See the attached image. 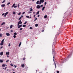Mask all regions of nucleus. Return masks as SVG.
Returning a JSON list of instances; mask_svg holds the SVG:
<instances>
[{
	"label": "nucleus",
	"instance_id": "obj_41",
	"mask_svg": "<svg viewBox=\"0 0 73 73\" xmlns=\"http://www.w3.org/2000/svg\"><path fill=\"white\" fill-rule=\"evenodd\" d=\"M23 29V28H21L20 29V31H22V30Z\"/></svg>",
	"mask_w": 73,
	"mask_h": 73
},
{
	"label": "nucleus",
	"instance_id": "obj_20",
	"mask_svg": "<svg viewBox=\"0 0 73 73\" xmlns=\"http://www.w3.org/2000/svg\"><path fill=\"white\" fill-rule=\"evenodd\" d=\"M40 12L39 11H38V12H37V13H36V15H38V14H39V13Z\"/></svg>",
	"mask_w": 73,
	"mask_h": 73
},
{
	"label": "nucleus",
	"instance_id": "obj_4",
	"mask_svg": "<svg viewBox=\"0 0 73 73\" xmlns=\"http://www.w3.org/2000/svg\"><path fill=\"white\" fill-rule=\"evenodd\" d=\"M6 35L7 36H10V34L8 33H6Z\"/></svg>",
	"mask_w": 73,
	"mask_h": 73
},
{
	"label": "nucleus",
	"instance_id": "obj_61",
	"mask_svg": "<svg viewBox=\"0 0 73 73\" xmlns=\"http://www.w3.org/2000/svg\"><path fill=\"white\" fill-rule=\"evenodd\" d=\"M7 57H9V56H8V55H7Z\"/></svg>",
	"mask_w": 73,
	"mask_h": 73
},
{
	"label": "nucleus",
	"instance_id": "obj_51",
	"mask_svg": "<svg viewBox=\"0 0 73 73\" xmlns=\"http://www.w3.org/2000/svg\"><path fill=\"white\" fill-rule=\"evenodd\" d=\"M23 17V15H21V18H22V17Z\"/></svg>",
	"mask_w": 73,
	"mask_h": 73
},
{
	"label": "nucleus",
	"instance_id": "obj_29",
	"mask_svg": "<svg viewBox=\"0 0 73 73\" xmlns=\"http://www.w3.org/2000/svg\"><path fill=\"white\" fill-rule=\"evenodd\" d=\"M13 37L14 38H16V36L15 35H14L13 36Z\"/></svg>",
	"mask_w": 73,
	"mask_h": 73
},
{
	"label": "nucleus",
	"instance_id": "obj_2",
	"mask_svg": "<svg viewBox=\"0 0 73 73\" xmlns=\"http://www.w3.org/2000/svg\"><path fill=\"white\" fill-rule=\"evenodd\" d=\"M22 23V22H21V20L18 23L17 26H19V24H21Z\"/></svg>",
	"mask_w": 73,
	"mask_h": 73
},
{
	"label": "nucleus",
	"instance_id": "obj_53",
	"mask_svg": "<svg viewBox=\"0 0 73 73\" xmlns=\"http://www.w3.org/2000/svg\"><path fill=\"white\" fill-rule=\"evenodd\" d=\"M3 46H2L1 47V48L0 49H2V48H3Z\"/></svg>",
	"mask_w": 73,
	"mask_h": 73
},
{
	"label": "nucleus",
	"instance_id": "obj_18",
	"mask_svg": "<svg viewBox=\"0 0 73 73\" xmlns=\"http://www.w3.org/2000/svg\"><path fill=\"white\" fill-rule=\"evenodd\" d=\"M21 66L22 68H24V67L25 66H24V64H22L21 65Z\"/></svg>",
	"mask_w": 73,
	"mask_h": 73
},
{
	"label": "nucleus",
	"instance_id": "obj_49",
	"mask_svg": "<svg viewBox=\"0 0 73 73\" xmlns=\"http://www.w3.org/2000/svg\"><path fill=\"white\" fill-rule=\"evenodd\" d=\"M7 67H6L5 68V70H6V69H7Z\"/></svg>",
	"mask_w": 73,
	"mask_h": 73
},
{
	"label": "nucleus",
	"instance_id": "obj_21",
	"mask_svg": "<svg viewBox=\"0 0 73 73\" xmlns=\"http://www.w3.org/2000/svg\"><path fill=\"white\" fill-rule=\"evenodd\" d=\"M11 4V3L10 2H8L7 3V5H9V4Z\"/></svg>",
	"mask_w": 73,
	"mask_h": 73
},
{
	"label": "nucleus",
	"instance_id": "obj_32",
	"mask_svg": "<svg viewBox=\"0 0 73 73\" xmlns=\"http://www.w3.org/2000/svg\"><path fill=\"white\" fill-rule=\"evenodd\" d=\"M54 64H55V68H56V63H54Z\"/></svg>",
	"mask_w": 73,
	"mask_h": 73
},
{
	"label": "nucleus",
	"instance_id": "obj_62",
	"mask_svg": "<svg viewBox=\"0 0 73 73\" xmlns=\"http://www.w3.org/2000/svg\"><path fill=\"white\" fill-rule=\"evenodd\" d=\"M30 19H31V18H32V17H30Z\"/></svg>",
	"mask_w": 73,
	"mask_h": 73
},
{
	"label": "nucleus",
	"instance_id": "obj_48",
	"mask_svg": "<svg viewBox=\"0 0 73 73\" xmlns=\"http://www.w3.org/2000/svg\"><path fill=\"white\" fill-rule=\"evenodd\" d=\"M24 14H25V12H23L22 13V15H24Z\"/></svg>",
	"mask_w": 73,
	"mask_h": 73
},
{
	"label": "nucleus",
	"instance_id": "obj_42",
	"mask_svg": "<svg viewBox=\"0 0 73 73\" xmlns=\"http://www.w3.org/2000/svg\"><path fill=\"white\" fill-rule=\"evenodd\" d=\"M40 7H43V5H42L40 6Z\"/></svg>",
	"mask_w": 73,
	"mask_h": 73
},
{
	"label": "nucleus",
	"instance_id": "obj_58",
	"mask_svg": "<svg viewBox=\"0 0 73 73\" xmlns=\"http://www.w3.org/2000/svg\"><path fill=\"white\" fill-rule=\"evenodd\" d=\"M23 60H25V58H24L23 59Z\"/></svg>",
	"mask_w": 73,
	"mask_h": 73
},
{
	"label": "nucleus",
	"instance_id": "obj_17",
	"mask_svg": "<svg viewBox=\"0 0 73 73\" xmlns=\"http://www.w3.org/2000/svg\"><path fill=\"white\" fill-rule=\"evenodd\" d=\"M5 22H3L1 24V25L2 26V25H4L5 24Z\"/></svg>",
	"mask_w": 73,
	"mask_h": 73
},
{
	"label": "nucleus",
	"instance_id": "obj_8",
	"mask_svg": "<svg viewBox=\"0 0 73 73\" xmlns=\"http://www.w3.org/2000/svg\"><path fill=\"white\" fill-rule=\"evenodd\" d=\"M6 55H9V52H6Z\"/></svg>",
	"mask_w": 73,
	"mask_h": 73
},
{
	"label": "nucleus",
	"instance_id": "obj_11",
	"mask_svg": "<svg viewBox=\"0 0 73 73\" xmlns=\"http://www.w3.org/2000/svg\"><path fill=\"white\" fill-rule=\"evenodd\" d=\"M12 27H13V25H11V26L10 27V29H11V28H12Z\"/></svg>",
	"mask_w": 73,
	"mask_h": 73
},
{
	"label": "nucleus",
	"instance_id": "obj_64",
	"mask_svg": "<svg viewBox=\"0 0 73 73\" xmlns=\"http://www.w3.org/2000/svg\"><path fill=\"white\" fill-rule=\"evenodd\" d=\"M0 31H1V29H0Z\"/></svg>",
	"mask_w": 73,
	"mask_h": 73
},
{
	"label": "nucleus",
	"instance_id": "obj_24",
	"mask_svg": "<svg viewBox=\"0 0 73 73\" xmlns=\"http://www.w3.org/2000/svg\"><path fill=\"white\" fill-rule=\"evenodd\" d=\"M38 24H35V26L36 27H38Z\"/></svg>",
	"mask_w": 73,
	"mask_h": 73
},
{
	"label": "nucleus",
	"instance_id": "obj_33",
	"mask_svg": "<svg viewBox=\"0 0 73 73\" xmlns=\"http://www.w3.org/2000/svg\"><path fill=\"white\" fill-rule=\"evenodd\" d=\"M33 29V28L32 27H30V29Z\"/></svg>",
	"mask_w": 73,
	"mask_h": 73
},
{
	"label": "nucleus",
	"instance_id": "obj_39",
	"mask_svg": "<svg viewBox=\"0 0 73 73\" xmlns=\"http://www.w3.org/2000/svg\"><path fill=\"white\" fill-rule=\"evenodd\" d=\"M17 6H14V8H17Z\"/></svg>",
	"mask_w": 73,
	"mask_h": 73
},
{
	"label": "nucleus",
	"instance_id": "obj_3",
	"mask_svg": "<svg viewBox=\"0 0 73 73\" xmlns=\"http://www.w3.org/2000/svg\"><path fill=\"white\" fill-rule=\"evenodd\" d=\"M44 0H40V2L39 3V5L41 4L42 3H44Z\"/></svg>",
	"mask_w": 73,
	"mask_h": 73
},
{
	"label": "nucleus",
	"instance_id": "obj_46",
	"mask_svg": "<svg viewBox=\"0 0 73 73\" xmlns=\"http://www.w3.org/2000/svg\"><path fill=\"white\" fill-rule=\"evenodd\" d=\"M4 15H5V13H3L2 14V16H4Z\"/></svg>",
	"mask_w": 73,
	"mask_h": 73
},
{
	"label": "nucleus",
	"instance_id": "obj_15",
	"mask_svg": "<svg viewBox=\"0 0 73 73\" xmlns=\"http://www.w3.org/2000/svg\"><path fill=\"white\" fill-rule=\"evenodd\" d=\"M47 15H46L44 16V19H46V18H47Z\"/></svg>",
	"mask_w": 73,
	"mask_h": 73
},
{
	"label": "nucleus",
	"instance_id": "obj_35",
	"mask_svg": "<svg viewBox=\"0 0 73 73\" xmlns=\"http://www.w3.org/2000/svg\"><path fill=\"white\" fill-rule=\"evenodd\" d=\"M21 17H20L19 18V20H21Z\"/></svg>",
	"mask_w": 73,
	"mask_h": 73
},
{
	"label": "nucleus",
	"instance_id": "obj_22",
	"mask_svg": "<svg viewBox=\"0 0 73 73\" xmlns=\"http://www.w3.org/2000/svg\"><path fill=\"white\" fill-rule=\"evenodd\" d=\"M2 66L3 67H5V64H3L2 65Z\"/></svg>",
	"mask_w": 73,
	"mask_h": 73
},
{
	"label": "nucleus",
	"instance_id": "obj_40",
	"mask_svg": "<svg viewBox=\"0 0 73 73\" xmlns=\"http://www.w3.org/2000/svg\"><path fill=\"white\" fill-rule=\"evenodd\" d=\"M0 37H2V34H0Z\"/></svg>",
	"mask_w": 73,
	"mask_h": 73
},
{
	"label": "nucleus",
	"instance_id": "obj_34",
	"mask_svg": "<svg viewBox=\"0 0 73 73\" xmlns=\"http://www.w3.org/2000/svg\"><path fill=\"white\" fill-rule=\"evenodd\" d=\"M21 12H20L18 14V15H21Z\"/></svg>",
	"mask_w": 73,
	"mask_h": 73
},
{
	"label": "nucleus",
	"instance_id": "obj_27",
	"mask_svg": "<svg viewBox=\"0 0 73 73\" xmlns=\"http://www.w3.org/2000/svg\"><path fill=\"white\" fill-rule=\"evenodd\" d=\"M21 42L19 44V47H20V46L21 45Z\"/></svg>",
	"mask_w": 73,
	"mask_h": 73
},
{
	"label": "nucleus",
	"instance_id": "obj_60",
	"mask_svg": "<svg viewBox=\"0 0 73 73\" xmlns=\"http://www.w3.org/2000/svg\"><path fill=\"white\" fill-rule=\"evenodd\" d=\"M44 30H42V32H44Z\"/></svg>",
	"mask_w": 73,
	"mask_h": 73
},
{
	"label": "nucleus",
	"instance_id": "obj_19",
	"mask_svg": "<svg viewBox=\"0 0 73 73\" xmlns=\"http://www.w3.org/2000/svg\"><path fill=\"white\" fill-rule=\"evenodd\" d=\"M26 17H27L28 19H29V18H29V16H28V15L26 16Z\"/></svg>",
	"mask_w": 73,
	"mask_h": 73
},
{
	"label": "nucleus",
	"instance_id": "obj_59",
	"mask_svg": "<svg viewBox=\"0 0 73 73\" xmlns=\"http://www.w3.org/2000/svg\"><path fill=\"white\" fill-rule=\"evenodd\" d=\"M13 71H15V70L14 69H13Z\"/></svg>",
	"mask_w": 73,
	"mask_h": 73
},
{
	"label": "nucleus",
	"instance_id": "obj_7",
	"mask_svg": "<svg viewBox=\"0 0 73 73\" xmlns=\"http://www.w3.org/2000/svg\"><path fill=\"white\" fill-rule=\"evenodd\" d=\"M5 6V4H3L1 5V7H4Z\"/></svg>",
	"mask_w": 73,
	"mask_h": 73
},
{
	"label": "nucleus",
	"instance_id": "obj_25",
	"mask_svg": "<svg viewBox=\"0 0 73 73\" xmlns=\"http://www.w3.org/2000/svg\"><path fill=\"white\" fill-rule=\"evenodd\" d=\"M14 35H17V33H16V32L14 34H13Z\"/></svg>",
	"mask_w": 73,
	"mask_h": 73
},
{
	"label": "nucleus",
	"instance_id": "obj_63",
	"mask_svg": "<svg viewBox=\"0 0 73 73\" xmlns=\"http://www.w3.org/2000/svg\"><path fill=\"white\" fill-rule=\"evenodd\" d=\"M33 1H34L35 0H32Z\"/></svg>",
	"mask_w": 73,
	"mask_h": 73
},
{
	"label": "nucleus",
	"instance_id": "obj_38",
	"mask_svg": "<svg viewBox=\"0 0 73 73\" xmlns=\"http://www.w3.org/2000/svg\"><path fill=\"white\" fill-rule=\"evenodd\" d=\"M10 65L11 66H13V64H10Z\"/></svg>",
	"mask_w": 73,
	"mask_h": 73
},
{
	"label": "nucleus",
	"instance_id": "obj_16",
	"mask_svg": "<svg viewBox=\"0 0 73 73\" xmlns=\"http://www.w3.org/2000/svg\"><path fill=\"white\" fill-rule=\"evenodd\" d=\"M15 5H16V4L15 3H14L12 6V8H13V7H14V6H15Z\"/></svg>",
	"mask_w": 73,
	"mask_h": 73
},
{
	"label": "nucleus",
	"instance_id": "obj_36",
	"mask_svg": "<svg viewBox=\"0 0 73 73\" xmlns=\"http://www.w3.org/2000/svg\"><path fill=\"white\" fill-rule=\"evenodd\" d=\"M36 20H37V18H35V20H34V21H36Z\"/></svg>",
	"mask_w": 73,
	"mask_h": 73
},
{
	"label": "nucleus",
	"instance_id": "obj_5",
	"mask_svg": "<svg viewBox=\"0 0 73 73\" xmlns=\"http://www.w3.org/2000/svg\"><path fill=\"white\" fill-rule=\"evenodd\" d=\"M36 8L38 9H40V5H37L36 6Z\"/></svg>",
	"mask_w": 73,
	"mask_h": 73
},
{
	"label": "nucleus",
	"instance_id": "obj_54",
	"mask_svg": "<svg viewBox=\"0 0 73 73\" xmlns=\"http://www.w3.org/2000/svg\"><path fill=\"white\" fill-rule=\"evenodd\" d=\"M39 16H40V15H38V17H39Z\"/></svg>",
	"mask_w": 73,
	"mask_h": 73
},
{
	"label": "nucleus",
	"instance_id": "obj_14",
	"mask_svg": "<svg viewBox=\"0 0 73 73\" xmlns=\"http://www.w3.org/2000/svg\"><path fill=\"white\" fill-rule=\"evenodd\" d=\"M3 52H1L0 53L1 56H3Z\"/></svg>",
	"mask_w": 73,
	"mask_h": 73
},
{
	"label": "nucleus",
	"instance_id": "obj_52",
	"mask_svg": "<svg viewBox=\"0 0 73 73\" xmlns=\"http://www.w3.org/2000/svg\"><path fill=\"white\" fill-rule=\"evenodd\" d=\"M17 67V65L15 66V68H16Z\"/></svg>",
	"mask_w": 73,
	"mask_h": 73
},
{
	"label": "nucleus",
	"instance_id": "obj_9",
	"mask_svg": "<svg viewBox=\"0 0 73 73\" xmlns=\"http://www.w3.org/2000/svg\"><path fill=\"white\" fill-rule=\"evenodd\" d=\"M22 25H21L19 26L18 27V28H20V27H22Z\"/></svg>",
	"mask_w": 73,
	"mask_h": 73
},
{
	"label": "nucleus",
	"instance_id": "obj_31",
	"mask_svg": "<svg viewBox=\"0 0 73 73\" xmlns=\"http://www.w3.org/2000/svg\"><path fill=\"white\" fill-rule=\"evenodd\" d=\"M23 27H26V25H23Z\"/></svg>",
	"mask_w": 73,
	"mask_h": 73
},
{
	"label": "nucleus",
	"instance_id": "obj_43",
	"mask_svg": "<svg viewBox=\"0 0 73 73\" xmlns=\"http://www.w3.org/2000/svg\"><path fill=\"white\" fill-rule=\"evenodd\" d=\"M29 13H32V12H31V11H29Z\"/></svg>",
	"mask_w": 73,
	"mask_h": 73
},
{
	"label": "nucleus",
	"instance_id": "obj_13",
	"mask_svg": "<svg viewBox=\"0 0 73 73\" xmlns=\"http://www.w3.org/2000/svg\"><path fill=\"white\" fill-rule=\"evenodd\" d=\"M45 7L44 6V7H42V11H44V9H45Z\"/></svg>",
	"mask_w": 73,
	"mask_h": 73
},
{
	"label": "nucleus",
	"instance_id": "obj_12",
	"mask_svg": "<svg viewBox=\"0 0 73 73\" xmlns=\"http://www.w3.org/2000/svg\"><path fill=\"white\" fill-rule=\"evenodd\" d=\"M39 2H40V1H37V2H36V3L37 4H39V3H39Z\"/></svg>",
	"mask_w": 73,
	"mask_h": 73
},
{
	"label": "nucleus",
	"instance_id": "obj_44",
	"mask_svg": "<svg viewBox=\"0 0 73 73\" xmlns=\"http://www.w3.org/2000/svg\"><path fill=\"white\" fill-rule=\"evenodd\" d=\"M8 46H11V44L9 43V44Z\"/></svg>",
	"mask_w": 73,
	"mask_h": 73
},
{
	"label": "nucleus",
	"instance_id": "obj_23",
	"mask_svg": "<svg viewBox=\"0 0 73 73\" xmlns=\"http://www.w3.org/2000/svg\"><path fill=\"white\" fill-rule=\"evenodd\" d=\"M0 62H3V60H2L1 59L0 60Z\"/></svg>",
	"mask_w": 73,
	"mask_h": 73
},
{
	"label": "nucleus",
	"instance_id": "obj_6",
	"mask_svg": "<svg viewBox=\"0 0 73 73\" xmlns=\"http://www.w3.org/2000/svg\"><path fill=\"white\" fill-rule=\"evenodd\" d=\"M8 13V12H7L5 14L4 17H6V16L7 15Z\"/></svg>",
	"mask_w": 73,
	"mask_h": 73
},
{
	"label": "nucleus",
	"instance_id": "obj_30",
	"mask_svg": "<svg viewBox=\"0 0 73 73\" xmlns=\"http://www.w3.org/2000/svg\"><path fill=\"white\" fill-rule=\"evenodd\" d=\"M13 15H15V14H16V12H13Z\"/></svg>",
	"mask_w": 73,
	"mask_h": 73
},
{
	"label": "nucleus",
	"instance_id": "obj_55",
	"mask_svg": "<svg viewBox=\"0 0 73 73\" xmlns=\"http://www.w3.org/2000/svg\"><path fill=\"white\" fill-rule=\"evenodd\" d=\"M18 8H19V4L18 5Z\"/></svg>",
	"mask_w": 73,
	"mask_h": 73
},
{
	"label": "nucleus",
	"instance_id": "obj_37",
	"mask_svg": "<svg viewBox=\"0 0 73 73\" xmlns=\"http://www.w3.org/2000/svg\"><path fill=\"white\" fill-rule=\"evenodd\" d=\"M9 61V60H7L6 61V62H8Z\"/></svg>",
	"mask_w": 73,
	"mask_h": 73
},
{
	"label": "nucleus",
	"instance_id": "obj_50",
	"mask_svg": "<svg viewBox=\"0 0 73 73\" xmlns=\"http://www.w3.org/2000/svg\"><path fill=\"white\" fill-rule=\"evenodd\" d=\"M56 72H57V73H59V71H57Z\"/></svg>",
	"mask_w": 73,
	"mask_h": 73
},
{
	"label": "nucleus",
	"instance_id": "obj_57",
	"mask_svg": "<svg viewBox=\"0 0 73 73\" xmlns=\"http://www.w3.org/2000/svg\"><path fill=\"white\" fill-rule=\"evenodd\" d=\"M35 16H36V15H35L34 16V17H35Z\"/></svg>",
	"mask_w": 73,
	"mask_h": 73
},
{
	"label": "nucleus",
	"instance_id": "obj_28",
	"mask_svg": "<svg viewBox=\"0 0 73 73\" xmlns=\"http://www.w3.org/2000/svg\"><path fill=\"white\" fill-rule=\"evenodd\" d=\"M27 21H26L23 24L25 25V24H27Z\"/></svg>",
	"mask_w": 73,
	"mask_h": 73
},
{
	"label": "nucleus",
	"instance_id": "obj_1",
	"mask_svg": "<svg viewBox=\"0 0 73 73\" xmlns=\"http://www.w3.org/2000/svg\"><path fill=\"white\" fill-rule=\"evenodd\" d=\"M4 39H3L2 40L1 42V44H0L1 45V46L3 45V44H4Z\"/></svg>",
	"mask_w": 73,
	"mask_h": 73
},
{
	"label": "nucleus",
	"instance_id": "obj_56",
	"mask_svg": "<svg viewBox=\"0 0 73 73\" xmlns=\"http://www.w3.org/2000/svg\"><path fill=\"white\" fill-rule=\"evenodd\" d=\"M11 32H13V30H11Z\"/></svg>",
	"mask_w": 73,
	"mask_h": 73
},
{
	"label": "nucleus",
	"instance_id": "obj_10",
	"mask_svg": "<svg viewBox=\"0 0 73 73\" xmlns=\"http://www.w3.org/2000/svg\"><path fill=\"white\" fill-rule=\"evenodd\" d=\"M30 12H32V11H33V9H32V7H31L30 8Z\"/></svg>",
	"mask_w": 73,
	"mask_h": 73
},
{
	"label": "nucleus",
	"instance_id": "obj_47",
	"mask_svg": "<svg viewBox=\"0 0 73 73\" xmlns=\"http://www.w3.org/2000/svg\"><path fill=\"white\" fill-rule=\"evenodd\" d=\"M46 2H45V3H44V5H46Z\"/></svg>",
	"mask_w": 73,
	"mask_h": 73
},
{
	"label": "nucleus",
	"instance_id": "obj_26",
	"mask_svg": "<svg viewBox=\"0 0 73 73\" xmlns=\"http://www.w3.org/2000/svg\"><path fill=\"white\" fill-rule=\"evenodd\" d=\"M6 1L5 0H4L2 2V3H5V2Z\"/></svg>",
	"mask_w": 73,
	"mask_h": 73
},
{
	"label": "nucleus",
	"instance_id": "obj_45",
	"mask_svg": "<svg viewBox=\"0 0 73 73\" xmlns=\"http://www.w3.org/2000/svg\"><path fill=\"white\" fill-rule=\"evenodd\" d=\"M33 14H35L36 13L35 12H33Z\"/></svg>",
	"mask_w": 73,
	"mask_h": 73
}]
</instances>
